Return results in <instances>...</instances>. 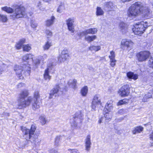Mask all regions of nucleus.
<instances>
[{"label":"nucleus","instance_id":"obj_38","mask_svg":"<svg viewBox=\"0 0 153 153\" xmlns=\"http://www.w3.org/2000/svg\"><path fill=\"white\" fill-rule=\"evenodd\" d=\"M39 97V95L38 91H36L35 92L34 97H33V101L35 100H38V99Z\"/></svg>","mask_w":153,"mask_h":153},{"label":"nucleus","instance_id":"obj_54","mask_svg":"<svg viewBox=\"0 0 153 153\" xmlns=\"http://www.w3.org/2000/svg\"><path fill=\"white\" fill-rule=\"evenodd\" d=\"M142 101L143 102H146L147 101V98H146V97H145V96H144V97L142 99Z\"/></svg>","mask_w":153,"mask_h":153},{"label":"nucleus","instance_id":"obj_34","mask_svg":"<svg viewBox=\"0 0 153 153\" xmlns=\"http://www.w3.org/2000/svg\"><path fill=\"white\" fill-rule=\"evenodd\" d=\"M105 117L106 120H111L112 117V115L111 113L105 112Z\"/></svg>","mask_w":153,"mask_h":153},{"label":"nucleus","instance_id":"obj_28","mask_svg":"<svg viewBox=\"0 0 153 153\" xmlns=\"http://www.w3.org/2000/svg\"><path fill=\"white\" fill-rule=\"evenodd\" d=\"M100 49L101 47L100 45L97 46L91 45L89 47V49L91 51H97L100 50Z\"/></svg>","mask_w":153,"mask_h":153},{"label":"nucleus","instance_id":"obj_51","mask_svg":"<svg viewBox=\"0 0 153 153\" xmlns=\"http://www.w3.org/2000/svg\"><path fill=\"white\" fill-rule=\"evenodd\" d=\"M68 150L69 151L70 150L71 151V153H79V152L78 151V150L76 149L71 150V149H69Z\"/></svg>","mask_w":153,"mask_h":153},{"label":"nucleus","instance_id":"obj_25","mask_svg":"<svg viewBox=\"0 0 153 153\" xmlns=\"http://www.w3.org/2000/svg\"><path fill=\"white\" fill-rule=\"evenodd\" d=\"M97 38V37L95 35L91 36H86L85 39L88 43H90L95 40Z\"/></svg>","mask_w":153,"mask_h":153},{"label":"nucleus","instance_id":"obj_39","mask_svg":"<svg viewBox=\"0 0 153 153\" xmlns=\"http://www.w3.org/2000/svg\"><path fill=\"white\" fill-rule=\"evenodd\" d=\"M128 110L127 109H121L120 110L118 111V113L120 114H123L128 112Z\"/></svg>","mask_w":153,"mask_h":153},{"label":"nucleus","instance_id":"obj_4","mask_svg":"<svg viewBox=\"0 0 153 153\" xmlns=\"http://www.w3.org/2000/svg\"><path fill=\"white\" fill-rule=\"evenodd\" d=\"M128 14L129 17H133L142 14L143 18L145 19L149 18L151 13L149 10H128Z\"/></svg>","mask_w":153,"mask_h":153},{"label":"nucleus","instance_id":"obj_43","mask_svg":"<svg viewBox=\"0 0 153 153\" xmlns=\"http://www.w3.org/2000/svg\"><path fill=\"white\" fill-rule=\"evenodd\" d=\"M90 34H94L97 33V29L95 28H90Z\"/></svg>","mask_w":153,"mask_h":153},{"label":"nucleus","instance_id":"obj_49","mask_svg":"<svg viewBox=\"0 0 153 153\" xmlns=\"http://www.w3.org/2000/svg\"><path fill=\"white\" fill-rule=\"evenodd\" d=\"M145 96V97L147 98V99L149 98H151L152 96L151 94L149 93H148L146 94Z\"/></svg>","mask_w":153,"mask_h":153},{"label":"nucleus","instance_id":"obj_5","mask_svg":"<svg viewBox=\"0 0 153 153\" xmlns=\"http://www.w3.org/2000/svg\"><path fill=\"white\" fill-rule=\"evenodd\" d=\"M148 26L147 23H145L143 21L138 22L136 23L134 26V28L133 29V32L135 34L140 35L144 32Z\"/></svg>","mask_w":153,"mask_h":153},{"label":"nucleus","instance_id":"obj_27","mask_svg":"<svg viewBox=\"0 0 153 153\" xmlns=\"http://www.w3.org/2000/svg\"><path fill=\"white\" fill-rule=\"evenodd\" d=\"M55 17L52 16L50 19H48L46 22V25L48 27H49L53 24L55 20Z\"/></svg>","mask_w":153,"mask_h":153},{"label":"nucleus","instance_id":"obj_57","mask_svg":"<svg viewBox=\"0 0 153 153\" xmlns=\"http://www.w3.org/2000/svg\"><path fill=\"white\" fill-rule=\"evenodd\" d=\"M36 62H34V63L36 64V65H37L38 64H39L40 63V60L39 59L37 60Z\"/></svg>","mask_w":153,"mask_h":153},{"label":"nucleus","instance_id":"obj_19","mask_svg":"<svg viewBox=\"0 0 153 153\" xmlns=\"http://www.w3.org/2000/svg\"><path fill=\"white\" fill-rule=\"evenodd\" d=\"M112 102L111 100L108 101L104 109V112H109L112 109L113 107L111 103Z\"/></svg>","mask_w":153,"mask_h":153},{"label":"nucleus","instance_id":"obj_44","mask_svg":"<svg viewBox=\"0 0 153 153\" xmlns=\"http://www.w3.org/2000/svg\"><path fill=\"white\" fill-rule=\"evenodd\" d=\"M96 13L97 16H99L103 15L104 12L103 10H97Z\"/></svg>","mask_w":153,"mask_h":153},{"label":"nucleus","instance_id":"obj_53","mask_svg":"<svg viewBox=\"0 0 153 153\" xmlns=\"http://www.w3.org/2000/svg\"><path fill=\"white\" fill-rule=\"evenodd\" d=\"M59 139H60V137H57L56 138V140H55V143H56V145H58V144L59 142Z\"/></svg>","mask_w":153,"mask_h":153},{"label":"nucleus","instance_id":"obj_3","mask_svg":"<svg viewBox=\"0 0 153 153\" xmlns=\"http://www.w3.org/2000/svg\"><path fill=\"white\" fill-rule=\"evenodd\" d=\"M17 76L19 79L23 78V74L25 73L26 75H29L30 73V68L28 65L22 64L20 65H16L14 68Z\"/></svg>","mask_w":153,"mask_h":153},{"label":"nucleus","instance_id":"obj_26","mask_svg":"<svg viewBox=\"0 0 153 153\" xmlns=\"http://www.w3.org/2000/svg\"><path fill=\"white\" fill-rule=\"evenodd\" d=\"M94 103L101 104V100L100 96L98 95H95L94 97L92 102Z\"/></svg>","mask_w":153,"mask_h":153},{"label":"nucleus","instance_id":"obj_33","mask_svg":"<svg viewBox=\"0 0 153 153\" xmlns=\"http://www.w3.org/2000/svg\"><path fill=\"white\" fill-rule=\"evenodd\" d=\"M39 121L42 124L44 125L47 122L45 117L44 116H41L39 118Z\"/></svg>","mask_w":153,"mask_h":153},{"label":"nucleus","instance_id":"obj_35","mask_svg":"<svg viewBox=\"0 0 153 153\" xmlns=\"http://www.w3.org/2000/svg\"><path fill=\"white\" fill-rule=\"evenodd\" d=\"M7 20L6 16L0 14V21L3 22H6Z\"/></svg>","mask_w":153,"mask_h":153},{"label":"nucleus","instance_id":"obj_29","mask_svg":"<svg viewBox=\"0 0 153 153\" xmlns=\"http://www.w3.org/2000/svg\"><path fill=\"white\" fill-rule=\"evenodd\" d=\"M51 45V42L49 41H48L43 46V49L45 50H48Z\"/></svg>","mask_w":153,"mask_h":153},{"label":"nucleus","instance_id":"obj_32","mask_svg":"<svg viewBox=\"0 0 153 153\" xmlns=\"http://www.w3.org/2000/svg\"><path fill=\"white\" fill-rule=\"evenodd\" d=\"M7 67V65L4 64H3L1 65H0V75L4 71L5 68Z\"/></svg>","mask_w":153,"mask_h":153},{"label":"nucleus","instance_id":"obj_20","mask_svg":"<svg viewBox=\"0 0 153 153\" xmlns=\"http://www.w3.org/2000/svg\"><path fill=\"white\" fill-rule=\"evenodd\" d=\"M25 42V39H22L20 40L16 43L15 45L16 48L18 50L20 49Z\"/></svg>","mask_w":153,"mask_h":153},{"label":"nucleus","instance_id":"obj_15","mask_svg":"<svg viewBox=\"0 0 153 153\" xmlns=\"http://www.w3.org/2000/svg\"><path fill=\"white\" fill-rule=\"evenodd\" d=\"M33 56L31 54H27L24 56L23 57V60L24 62H26L28 63L29 66L30 63L33 62Z\"/></svg>","mask_w":153,"mask_h":153},{"label":"nucleus","instance_id":"obj_22","mask_svg":"<svg viewBox=\"0 0 153 153\" xmlns=\"http://www.w3.org/2000/svg\"><path fill=\"white\" fill-rule=\"evenodd\" d=\"M143 128L142 126H138L134 128L132 131V134H134L137 133H139L143 131Z\"/></svg>","mask_w":153,"mask_h":153},{"label":"nucleus","instance_id":"obj_23","mask_svg":"<svg viewBox=\"0 0 153 153\" xmlns=\"http://www.w3.org/2000/svg\"><path fill=\"white\" fill-rule=\"evenodd\" d=\"M41 105V103L38 100L33 101L32 104V108L33 110H35L39 108Z\"/></svg>","mask_w":153,"mask_h":153},{"label":"nucleus","instance_id":"obj_36","mask_svg":"<svg viewBox=\"0 0 153 153\" xmlns=\"http://www.w3.org/2000/svg\"><path fill=\"white\" fill-rule=\"evenodd\" d=\"M88 34H90V29H87L81 33L80 36L86 35Z\"/></svg>","mask_w":153,"mask_h":153},{"label":"nucleus","instance_id":"obj_37","mask_svg":"<svg viewBox=\"0 0 153 153\" xmlns=\"http://www.w3.org/2000/svg\"><path fill=\"white\" fill-rule=\"evenodd\" d=\"M110 55L109 56V58L110 60L115 59V52L113 51H111L110 52Z\"/></svg>","mask_w":153,"mask_h":153},{"label":"nucleus","instance_id":"obj_21","mask_svg":"<svg viewBox=\"0 0 153 153\" xmlns=\"http://www.w3.org/2000/svg\"><path fill=\"white\" fill-rule=\"evenodd\" d=\"M127 77L129 79H133L134 80L137 79L138 78V76L136 74H134L133 73L129 72L127 74Z\"/></svg>","mask_w":153,"mask_h":153},{"label":"nucleus","instance_id":"obj_30","mask_svg":"<svg viewBox=\"0 0 153 153\" xmlns=\"http://www.w3.org/2000/svg\"><path fill=\"white\" fill-rule=\"evenodd\" d=\"M88 91V87L86 86L84 87L81 90V92L82 95L83 96H85L87 93Z\"/></svg>","mask_w":153,"mask_h":153},{"label":"nucleus","instance_id":"obj_2","mask_svg":"<svg viewBox=\"0 0 153 153\" xmlns=\"http://www.w3.org/2000/svg\"><path fill=\"white\" fill-rule=\"evenodd\" d=\"M28 95L27 91L25 90L22 91L20 94L19 96V105L22 107H25L28 106L32 103L33 104V97H29L26 100L25 98Z\"/></svg>","mask_w":153,"mask_h":153},{"label":"nucleus","instance_id":"obj_8","mask_svg":"<svg viewBox=\"0 0 153 153\" xmlns=\"http://www.w3.org/2000/svg\"><path fill=\"white\" fill-rule=\"evenodd\" d=\"M150 53L148 51H141L138 53L136 55L138 61L140 62L145 61L150 55Z\"/></svg>","mask_w":153,"mask_h":153},{"label":"nucleus","instance_id":"obj_9","mask_svg":"<svg viewBox=\"0 0 153 153\" xmlns=\"http://www.w3.org/2000/svg\"><path fill=\"white\" fill-rule=\"evenodd\" d=\"M130 93V88L128 85H123L119 90V95L122 97H124L128 96Z\"/></svg>","mask_w":153,"mask_h":153},{"label":"nucleus","instance_id":"obj_6","mask_svg":"<svg viewBox=\"0 0 153 153\" xmlns=\"http://www.w3.org/2000/svg\"><path fill=\"white\" fill-rule=\"evenodd\" d=\"M83 116V115L81 111H79L76 112L74 120L71 122V126L76 127L78 124L81 123Z\"/></svg>","mask_w":153,"mask_h":153},{"label":"nucleus","instance_id":"obj_12","mask_svg":"<svg viewBox=\"0 0 153 153\" xmlns=\"http://www.w3.org/2000/svg\"><path fill=\"white\" fill-rule=\"evenodd\" d=\"M66 22L69 30L71 31V33H74V29L73 24L74 22V19L70 18L66 21Z\"/></svg>","mask_w":153,"mask_h":153},{"label":"nucleus","instance_id":"obj_59","mask_svg":"<svg viewBox=\"0 0 153 153\" xmlns=\"http://www.w3.org/2000/svg\"><path fill=\"white\" fill-rule=\"evenodd\" d=\"M19 7L20 8V10H23L24 9V8L23 7H20V6H19Z\"/></svg>","mask_w":153,"mask_h":153},{"label":"nucleus","instance_id":"obj_13","mask_svg":"<svg viewBox=\"0 0 153 153\" xmlns=\"http://www.w3.org/2000/svg\"><path fill=\"white\" fill-rule=\"evenodd\" d=\"M143 7V6L142 3L140 1H137L131 5L129 10H140Z\"/></svg>","mask_w":153,"mask_h":153},{"label":"nucleus","instance_id":"obj_42","mask_svg":"<svg viewBox=\"0 0 153 153\" xmlns=\"http://www.w3.org/2000/svg\"><path fill=\"white\" fill-rule=\"evenodd\" d=\"M127 103L125 99L120 100L117 103V105H120L124 104H125Z\"/></svg>","mask_w":153,"mask_h":153},{"label":"nucleus","instance_id":"obj_18","mask_svg":"<svg viewBox=\"0 0 153 153\" xmlns=\"http://www.w3.org/2000/svg\"><path fill=\"white\" fill-rule=\"evenodd\" d=\"M91 136L89 135L87 136L85 140V149L89 151L91 148V143L90 140Z\"/></svg>","mask_w":153,"mask_h":153},{"label":"nucleus","instance_id":"obj_47","mask_svg":"<svg viewBox=\"0 0 153 153\" xmlns=\"http://www.w3.org/2000/svg\"><path fill=\"white\" fill-rule=\"evenodd\" d=\"M25 84L24 83L21 82L19 83L17 85V87L18 88H21L22 87L25 86Z\"/></svg>","mask_w":153,"mask_h":153},{"label":"nucleus","instance_id":"obj_7","mask_svg":"<svg viewBox=\"0 0 153 153\" xmlns=\"http://www.w3.org/2000/svg\"><path fill=\"white\" fill-rule=\"evenodd\" d=\"M5 10L7 13H10V16H12L13 18H19L25 16V10Z\"/></svg>","mask_w":153,"mask_h":153},{"label":"nucleus","instance_id":"obj_61","mask_svg":"<svg viewBox=\"0 0 153 153\" xmlns=\"http://www.w3.org/2000/svg\"><path fill=\"white\" fill-rule=\"evenodd\" d=\"M57 10V12H59V13H61V10Z\"/></svg>","mask_w":153,"mask_h":153},{"label":"nucleus","instance_id":"obj_63","mask_svg":"<svg viewBox=\"0 0 153 153\" xmlns=\"http://www.w3.org/2000/svg\"><path fill=\"white\" fill-rule=\"evenodd\" d=\"M29 15H30V16H31V14L30 13H29Z\"/></svg>","mask_w":153,"mask_h":153},{"label":"nucleus","instance_id":"obj_56","mask_svg":"<svg viewBox=\"0 0 153 153\" xmlns=\"http://www.w3.org/2000/svg\"><path fill=\"white\" fill-rule=\"evenodd\" d=\"M102 119H103V118L101 117L100 119L98 121V123H102Z\"/></svg>","mask_w":153,"mask_h":153},{"label":"nucleus","instance_id":"obj_17","mask_svg":"<svg viewBox=\"0 0 153 153\" xmlns=\"http://www.w3.org/2000/svg\"><path fill=\"white\" fill-rule=\"evenodd\" d=\"M119 27L120 30L123 33H125L128 31V25L127 24L121 22L119 24Z\"/></svg>","mask_w":153,"mask_h":153},{"label":"nucleus","instance_id":"obj_58","mask_svg":"<svg viewBox=\"0 0 153 153\" xmlns=\"http://www.w3.org/2000/svg\"><path fill=\"white\" fill-rule=\"evenodd\" d=\"M51 0H43V1H45V2H48L49 1H51Z\"/></svg>","mask_w":153,"mask_h":153},{"label":"nucleus","instance_id":"obj_55","mask_svg":"<svg viewBox=\"0 0 153 153\" xmlns=\"http://www.w3.org/2000/svg\"><path fill=\"white\" fill-rule=\"evenodd\" d=\"M50 153H58L57 151L54 150H52L51 151Z\"/></svg>","mask_w":153,"mask_h":153},{"label":"nucleus","instance_id":"obj_31","mask_svg":"<svg viewBox=\"0 0 153 153\" xmlns=\"http://www.w3.org/2000/svg\"><path fill=\"white\" fill-rule=\"evenodd\" d=\"M23 49L24 51L28 52L31 49V46L29 44L24 45Z\"/></svg>","mask_w":153,"mask_h":153},{"label":"nucleus","instance_id":"obj_60","mask_svg":"<svg viewBox=\"0 0 153 153\" xmlns=\"http://www.w3.org/2000/svg\"><path fill=\"white\" fill-rule=\"evenodd\" d=\"M97 10H101V8L100 7H97Z\"/></svg>","mask_w":153,"mask_h":153},{"label":"nucleus","instance_id":"obj_14","mask_svg":"<svg viewBox=\"0 0 153 153\" xmlns=\"http://www.w3.org/2000/svg\"><path fill=\"white\" fill-rule=\"evenodd\" d=\"M60 89V86L58 85H56V86L51 90L50 96L49 97V98L51 99L53 98V96H54L55 97H56V94L59 92Z\"/></svg>","mask_w":153,"mask_h":153},{"label":"nucleus","instance_id":"obj_50","mask_svg":"<svg viewBox=\"0 0 153 153\" xmlns=\"http://www.w3.org/2000/svg\"><path fill=\"white\" fill-rule=\"evenodd\" d=\"M3 116L2 117H9L10 115L7 112H4L3 113Z\"/></svg>","mask_w":153,"mask_h":153},{"label":"nucleus","instance_id":"obj_40","mask_svg":"<svg viewBox=\"0 0 153 153\" xmlns=\"http://www.w3.org/2000/svg\"><path fill=\"white\" fill-rule=\"evenodd\" d=\"M116 62L115 59L110 60V65L112 67H114L116 65Z\"/></svg>","mask_w":153,"mask_h":153},{"label":"nucleus","instance_id":"obj_41","mask_svg":"<svg viewBox=\"0 0 153 153\" xmlns=\"http://www.w3.org/2000/svg\"><path fill=\"white\" fill-rule=\"evenodd\" d=\"M45 33L48 38H49L52 35V32L48 30H46L45 31Z\"/></svg>","mask_w":153,"mask_h":153},{"label":"nucleus","instance_id":"obj_1","mask_svg":"<svg viewBox=\"0 0 153 153\" xmlns=\"http://www.w3.org/2000/svg\"><path fill=\"white\" fill-rule=\"evenodd\" d=\"M21 130L24 134V137L28 143H35L37 140V135L34 134L36 128L34 125H32L30 129L27 128L25 127H22Z\"/></svg>","mask_w":153,"mask_h":153},{"label":"nucleus","instance_id":"obj_16","mask_svg":"<svg viewBox=\"0 0 153 153\" xmlns=\"http://www.w3.org/2000/svg\"><path fill=\"white\" fill-rule=\"evenodd\" d=\"M133 43L131 40L126 39H123L121 42V45L126 47L127 48L132 46Z\"/></svg>","mask_w":153,"mask_h":153},{"label":"nucleus","instance_id":"obj_62","mask_svg":"<svg viewBox=\"0 0 153 153\" xmlns=\"http://www.w3.org/2000/svg\"><path fill=\"white\" fill-rule=\"evenodd\" d=\"M64 7V6L63 5H61L59 6V7Z\"/></svg>","mask_w":153,"mask_h":153},{"label":"nucleus","instance_id":"obj_45","mask_svg":"<svg viewBox=\"0 0 153 153\" xmlns=\"http://www.w3.org/2000/svg\"><path fill=\"white\" fill-rule=\"evenodd\" d=\"M30 24L31 27L33 28H36L37 25V24L32 20L31 21Z\"/></svg>","mask_w":153,"mask_h":153},{"label":"nucleus","instance_id":"obj_10","mask_svg":"<svg viewBox=\"0 0 153 153\" xmlns=\"http://www.w3.org/2000/svg\"><path fill=\"white\" fill-rule=\"evenodd\" d=\"M69 56V52L67 49H65L62 52L58 58V60L60 62L66 60Z\"/></svg>","mask_w":153,"mask_h":153},{"label":"nucleus","instance_id":"obj_24","mask_svg":"<svg viewBox=\"0 0 153 153\" xmlns=\"http://www.w3.org/2000/svg\"><path fill=\"white\" fill-rule=\"evenodd\" d=\"M76 80L74 79L72 80H70L68 82V84L70 87L75 89L76 88Z\"/></svg>","mask_w":153,"mask_h":153},{"label":"nucleus","instance_id":"obj_48","mask_svg":"<svg viewBox=\"0 0 153 153\" xmlns=\"http://www.w3.org/2000/svg\"><path fill=\"white\" fill-rule=\"evenodd\" d=\"M149 138L150 140L153 141V142L152 143V145L153 146V131L150 133L149 135Z\"/></svg>","mask_w":153,"mask_h":153},{"label":"nucleus","instance_id":"obj_46","mask_svg":"<svg viewBox=\"0 0 153 153\" xmlns=\"http://www.w3.org/2000/svg\"><path fill=\"white\" fill-rule=\"evenodd\" d=\"M98 105V104L96 103H94L93 102H92L91 104V108L93 110H95V109L97 105Z\"/></svg>","mask_w":153,"mask_h":153},{"label":"nucleus","instance_id":"obj_52","mask_svg":"<svg viewBox=\"0 0 153 153\" xmlns=\"http://www.w3.org/2000/svg\"><path fill=\"white\" fill-rule=\"evenodd\" d=\"M2 10H13V9L10 8V7H8L7 6H5L3 7H2Z\"/></svg>","mask_w":153,"mask_h":153},{"label":"nucleus","instance_id":"obj_11","mask_svg":"<svg viewBox=\"0 0 153 153\" xmlns=\"http://www.w3.org/2000/svg\"><path fill=\"white\" fill-rule=\"evenodd\" d=\"M53 67L52 65L49 64L48 65L47 68L45 70L44 74V77L45 80L49 81L51 78V76L49 74V72Z\"/></svg>","mask_w":153,"mask_h":153}]
</instances>
